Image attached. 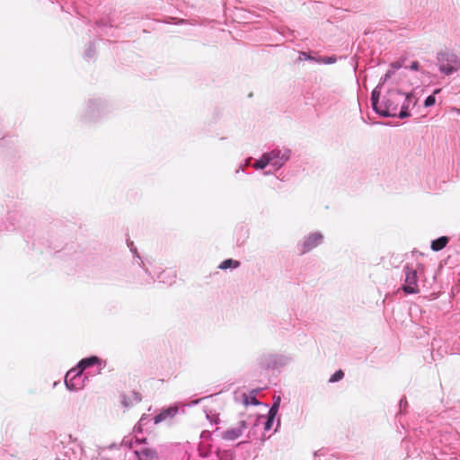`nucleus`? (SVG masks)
Wrapping results in <instances>:
<instances>
[{"label": "nucleus", "mask_w": 460, "mask_h": 460, "mask_svg": "<svg viewBox=\"0 0 460 460\" xmlns=\"http://www.w3.org/2000/svg\"><path fill=\"white\" fill-rule=\"evenodd\" d=\"M406 100L405 93L398 90L388 91L380 102L377 114L382 117H397L401 102Z\"/></svg>", "instance_id": "nucleus-1"}, {"label": "nucleus", "mask_w": 460, "mask_h": 460, "mask_svg": "<svg viewBox=\"0 0 460 460\" xmlns=\"http://www.w3.org/2000/svg\"><path fill=\"white\" fill-rule=\"evenodd\" d=\"M293 361L289 353H267L259 358L261 367L269 370H279L288 366Z\"/></svg>", "instance_id": "nucleus-2"}, {"label": "nucleus", "mask_w": 460, "mask_h": 460, "mask_svg": "<svg viewBox=\"0 0 460 460\" xmlns=\"http://www.w3.org/2000/svg\"><path fill=\"white\" fill-rule=\"evenodd\" d=\"M437 65L441 74L450 75L460 68V58L451 51H440L437 54Z\"/></svg>", "instance_id": "nucleus-3"}, {"label": "nucleus", "mask_w": 460, "mask_h": 460, "mask_svg": "<svg viewBox=\"0 0 460 460\" xmlns=\"http://www.w3.org/2000/svg\"><path fill=\"white\" fill-rule=\"evenodd\" d=\"M140 440L136 439L135 441L132 438H124L122 441L123 447H128L133 450L134 459L133 460H158V454L155 449L140 447Z\"/></svg>", "instance_id": "nucleus-4"}, {"label": "nucleus", "mask_w": 460, "mask_h": 460, "mask_svg": "<svg viewBox=\"0 0 460 460\" xmlns=\"http://www.w3.org/2000/svg\"><path fill=\"white\" fill-rule=\"evenodd\" d=\"M270 160V165L275 171L279 170L290 158L291 150L288 147H275L272 150L266 152Z\"/></svg>", "instance_id": "nucleus-5"}, {"label": "nucleus", "mask_w": 460, "mask_h": 460, "mask_svg": "<svg viewBox=\"0 0 460 460\" xmlns=\"http://www.w3.org/2000/svg\"><path fill=\"white\" fill-rule=\"evenodd\" d=\"M324 236L319 232H312L305 235L297 243V249L301 254H305L323 243Z\"/></svg>", "instance_id": "nucleus-6"}, {"label": "nucleus", "mask_w": 460, "mask_h": 460, "mask_svg": "<svg viewBox=\"0 0 460 460\" xmlns=\"http://www.w3.org/2000/svg\"><path fill=\"white\" fill-rule=\"evenodd\" d=\"M80 368L70 369L65 376V385L69 391H78L84 387V381L87 378L83 376Z\"/></svg>", "instance_id": "nucleus-7"}, {"label": "nucleus", "mask_w": 460, "mask_h": 460, "mask_svg": "<svg viewBox=\"0 0 460 460\" xmlns=\"http://www.w3.org/2000/svg\"><path fill=\"white\" fill-rule=\"evenodd\" d=\"M403 272L405 275V283L402 286V290L406 294L419 293L417 270L407 265L404 267Z\"/></svg>", "instance_id": "nucleus-8"}, {"label": "nucleus", "mask_w": 460, "mask_h": 460, "mask_svg": "<svg viewBox=\"0 0 460 460\" xmlns=\"http://www.w3.org/2000/svg\"><path fill=\"white\" fill-rule=\"evenodd\" d=\"M106 105L101 100L90 101L86 106L85 118L87 120H95L105 111Z\"/></svg>", "instance_id": "nucleus-9"}, {"label": "nucleus", "mask_w": 460, "mask_h": 460, "mask_svg": "<svg viewBox=\"0 0 460 460\" xmlns=\"http://www.w3.org/2000/svg\"><path fill=\"white\" fill-rule=\"evenodd\" d=\"M248 428L246 420H240L235 427L227 429L221 433V438L225 440L233 441L242 436L243 432Z\"/></svg>", "instance_id": "nucleus-10"}, {"label": "nucleus", "mask_w": 460, "mask_h": 460, "mask_svg": "<svg viewBox=\"0 0 460 460\" xmlns=\"http://www.w3.org/2000/svg\"><path fill=\"white\" fill-rule=\"evenodd\" d=\"M120 399L121 404L125 408H129L141 401V395L136 391H130L128 394H121Z\"/></svg>", "instance_id": "nucleus-11"}, {"label": "nucleus", "mask_w": 460, "mask_h": 460, "mask_svg": "<svg viewBox=\"0 0 460 460\" xmlns=\"http://www.w3.org/2000/svg\"><path fill=\"white\" fill-rule=\"evenodd\" d=\"M405 98H406V100H404L403 102H401L399 111L397 112V117L400 119H405L410 116V112L408 111L409 107L411 106V104L414 103V100H413L414 98H413L412 94L405 93Z\"/></svg>", "instance_id": "nucleus-12"}, {"label": "nucleus", "mask_w": 460, "mask_h": 460, "mask_svg": "<svg viewBox=\"0 0 460 460\" xmlns=\"http://www.w3.org/2000/svg\"><path fill=\"white\" fill-rule=\"evenodd\" d=\"M178 412V409L176 407H169L167 409L163 410L159 414H157L154 419V423L158 424L168 419L172 418Z\"/></svg>", "instance_id": "nucleus-13"}, {"label": "nucleus", "mask_w": 460, "mask_h": 460, "mask_svg": "<svg viewBox=\"0 0 460 460\" xmlns=\"http://www.w3.org/2000/svg\"><path fill=\"white\" fill-rule=\"evenodd\" d=\"M95 365H101V359L96 356H92L80 360L77 365V367L80 368L82 371H84L88 367H93Z\"/></svg>", "instance_id": "nucleus-14"}, {"label": "nucleus", "mask_w": 460, "mask_h": 460, "mask_svg": "<svg viewBox=\"0 0 460 460\" xmlns=\"http://www.w3.org/2000/svg\"><path fill=\"white\" fill-rule=\"evenodd\" d=\"M448 241V237L440 236L431 242L430 247L433 251L438 252L447 246Z\"/></svg>", "instance_id": "nucleus-15"}, {"label": "nucleus", "mask_w": 460, "mask_h": 460, "mask_svg": "<svg viewBox=\"0 0 460 460\" xmlns=\"http://www.w3.org/2000/svg\"><path fill=\"white\" fill-rule=\"evenodd\" d=\"M256 390H252L249 394H243V403L244 405H259L260 402L256 398Z\"/></svg>", "instance_id": "nucleus-16"}, {"label": "nucleus", "mask_w": 460, "mask_h": 460, "mask_svg": "<svg viewBox=\"0 0 460 460\" xmlns=\"http://www.w3.org/2000/svg\"><path fill=\"white\" fill-rule=\"evenodd\" d=\"M380 88H381V84H378V85L372 91V93H371L372 107H373V110L376 113L380 107V102H379Z\"/></svg>", "instance_id": "nucleus-17"}, {"label": "nucleus", "mask_w": 460, "mask_h": 460, "mask_svg": "<svg viewBox=\"0 0 460 460\" xmlns=\"http://www.w3.org/2000/svg\"><path fill=\"white\" fill-rule=\"evenodd\" d=\"M240 266V261L233 259H226L223 261L218 269L220 270H228V269H237Z\"/></svg>", "instance_id": "nucleus-18"}, {"label": "nucleus", "mask_w": 460, "mask_h": 460, "mask_svg": "<svg viewBox=\"0 0 460 460\" xmlns=\"http://www.w3.org/2000/svg\"><path fill=\"white\" fill-rule=\"evenodd\" d=\"M268 165H270V160L266 155V152L258 159L253 164V168L255 170H263Z\"/></svg>", "instance_id": "nucleus-19"}, {"label": "nucleus", "mask_w": 460, "mask_h": 460, "mask_svg": "<svg viewBox=\"0 0 460 460\" xmlns=\"http://www.w3.org/2000/svg\"><path fill=\"white\" fill-rule=\"evenodd\" d=\"M8 220L10 221L8 224L0 225V231H10L14 228L16 218L13 216L9 215Z\"/></svg>", "instance_id": "nucleus-20"}, {"label": "nucleus", "mask_w": 460, "mask_h": 460, "mask_svg": "<svg viewBox=\"0 0 460 460\" xmlns=\"http://www.w3.org/2000/svg\"><path fill=\"white\" fill-rule=\"evenodd\" d=\"M152 420V419L148 416V415H142V417L140 418L137 425L135 427L136 429H137L138 431H141L142 429L146 426L150 421Z\"/></svg>", "instance_id": "nucleus-21"}, {"label": "nucleus", "mask_w": 460, "mask_h": 460, "mask_svg": "<svg viewBox=\"0 0 460 460\" xmlns=\"http://www.w3.org/2000/svg\"><path fill=\"white\" fill-rule=\"evenodd\" d=\"M280 402H281L280 396L274 397V402L269 410V412L271 413V415L278 414V411H279V406H280Z\"/></svg>", "instance_id": "nucleus-22"}, {"label": "nucleus", "mask_w": 460, "mask_h": 460, "mask_svg": "<svg viewBox=\"0 0 460 460\" xmlns=\"http://www.w3.org/2000/svg\"><path fill=\"white\" fill-rule=\"evenodd\" d=\"M276 416L277 415H275V414L271 415V413L268 412V414L266 416V421L264 422V429L265 430H270L271 429Z\"/></svg>", "instance_id": "nucleus-23"}, {"label": "nucleus", "mask_w": 460, "mask_h": 460, "mask_svg": "<svg viewBox=\"0 0 460 460\" xmlns=\"http://www.w3.org/2000/svg\"><path fill=\"white\" fill-rule=\"evenodd\" d=\"M336 61H337V58L335 56L320 57V58H317V60H316L317 63H323V64H334Z\"/></svg>", "instance_id": "nucleus-24"}, {"label": "nucleus", "mask_w": 460, "mask_h": 460, "mask_svg": "<svg viewBox=\"0 0 460 460\" xmlns=\"http://www.w3.org/2000/svg\"><path fill=\"white\" fill-rule=\"evenodd\" d=\"M344 376V373L342 370H338L336 371L333 375L331 376L330 379H329V382L330 383H335V382H338L340 380H341Z\"/></svg>", "instance_id": "nucleus-25"}, {"label": "nucleus", "mask_w": 460, "mask_h": 460, "mask_svg": "<svg viewBox=\"0 0 460 460\" xmlns=\"http://www.w3.org/2000/svg\"><path fill=\"white\" fill-rule=\"evenodd\" d=\"M435 102H436V98H435L434 94L429 95L424 101V106L430 107V106L434 105Z\"/></svg>", "instance_id": "nucleus-26"}, {"label": "nucleus", "mask_w": 460, "mask_h": 460, "mask_svg": "<svg viewBox=\"0 0 460 460\" xmlns=\"http://www.w3.org/2000/svg\"><path fill=\"white\" fill-rule=\"evenodd\" d=\"M251 161H252V157L247 158V159L244 161V164H241V165L236 169L235 173H239L240 172H243V171H244V167L249 166V165H250Z\"/></svg>", "instance_id": "nucleus-27"}, {"label": "nucleus", "mask_w": 460, "mask_h": 460, "mask_svg": "<svg viewBox=\"0 0 460 460\" xmlns=\"http://www.w3.org/2000/svg\"><path fill=\"white\" fill-rule=\"evenodd\" d=\"M300 59H305V60H310V61H314L316 62L317 60V58H314L305 52H301L300 53Z\"/></svg>", "instance_id": "nucleus-28"}, {"label": "nucleus", "mask_w": 460, "mask_h": 460, "mask_svg": "<svg viewBox=\"0 0 460 460\" xmlns=\"http://www.w3.org/2000/svg\"><path fill=\"white\" fill-rule=\"evenodd\" d=\"M393 74H394V70L389 69L385 73V75L381 77L379 84H381V85L384 84L386 82V80L392 76Z\"/></svg>", "instance_id": "nucleus-29"}, {"label": "nucleus", "mask_w": 460, "mask_h": 460, "mask_svg": "<svg viewBox=\"0 0 460 460\" xmlns=\"http://www.w3.org/2000/svg\"><path fill=\"white\" fill-rule=\"evenodd\" d=\"M205 443L201 442L199 447V455L203 457H206L208 454V450L205 448Z\"/></svg>", "instance_id": "nucleus-30"}, {"label": "nucleus", "mask_w": 460, "mask_h": 460, "mask_svg": "<svg viewBox=\"0 0 460 460\" xmlns=\"http://www.w3.org/2000/svg\"><path fill=\"white\" fill-rule=\"evenodd\" d=\"M211 436V433L210 431L208 430H204L201 432L200 434V438L202 439L201 442L205 443L206 440H208Z\"/></svg>", "instance_id": "nucleus-31"}, {"label": "nucleus", "mask_w": 460, "mask_h": 460, "mask_svg": "<svg viewBox=\"0 0 460 460\" xmlns=\"http://www.w3.org/2000/svg\"><path fill=\"white\" fill-rule=\"evenodd\" d=\"M94 52L95 50L93 49V44H91L88 49L86 50L85 55L87 56V58H92L93 57Z\"/></svg>", "instance_id": "nucleus-32"}, {"label": "nucleus", "mask_w": 460, "mask_h": 460, "mask_svg": "<svg viewBox=\"0 0 460 460\" xmlns=\"http://www.w3.org/2000/svg\"><path fill=\"white\" fill-rule=\"evenodd\" d=\"M402 67V64L400 62H394L391 64V70H397Z\"/></svg>", "instance_id": "nucleus-33"}, {"label": "nucleus", "mask_w": 460, "mask_h": 460, "mask_svg": "<svg viewBox=\"0 0 460 460\" xmlns=\"http://www.w3.org/2000/svg\"><path fill=\"white\" fill-rule=\"evenodd\" d=\"M419 66H420L419 62L414 61V62H412V63H411V65L410 66V68H411V70H415V71H417V70L419 69Z\"/></svg>", "instance_id": "nucleus-34"}, {"label": "nucleus", "mask_w": 460, "mask_h": 460, "mask_svg": "<svg viewBox=\"0 0 460 460\" xmlns=\"http://www.w3.org/2000/svg\"><path fill=\"white\" fill-rule=\"evenodd\" d=\"M130 251L139 260L141 261L139 255L137 254V248L134 247L133 245L130 247Z\"/></svg>", "instance_id": "nucleus-35"}, {"label": "nucleus", "mask_w": 460, "mask_h": 460, "mask_svg": "<svg viewBox=\"0 0 460 460\" xmlns=\"http://www.w3.org/2000/svg\"><path fill=\"white\" fill-rule=\"evenodd\" d=\"M130 251L139 260L141 261L139 255L137 254V248L134 247L133 245L130 247Z\"/></svg>", "instance_id": "nucleus-36"}, {"label": "nucleus", "mask_w": 460, "mask_h": 460, "mask_svg": "<svg viewBox=\"0 0 460 460\" xmlns=\"http://www.w3.org/2000/svg\"><path fill=\"white\" fill-rule=\"evenodd\" d=\"M451 111L460 115V108L453 107L451 108Z\"/></svg>", "instance_id": "nucleus-37"}, {"label": "nucleus", "mask_w": 460, "mask_h": 460, "mask_svg": "<svg viewBox=\"0 0 460 460\" xmlns=\"http://www.w3.org/2000/svg\"><path fill=\"white\" fill-rule=\"evenodd\" d=\"M175 23L176 24H185V23H188V21L183 20V19H180Z\"/></svg>", "instance_id": "nucleus-38"}, {"label": "nucleus", "mask_w": 460, "mask_h": 460, "mask_svg": "<svg viewBox=\"0 0 460 460\" xmlns=\"http://www.w3.org/2000/svg\"><path fill=\"white\" fill-rule=\"evenodd\" d=\"M440 91H441V89H436V90L434 91V94H437V93H440Z\"/></svg>", "instance_id": "nucleus-39"}, {"label": "nucleus", "mask_w": 460, "mask_h": 460, "mask_svg": "<svg viewBox=\"0 0 460 460\" xmlns=\"http://www.w3.org/2000/svg\"><path fill=\"white\" fill-rule=\"evenodd\" d=\"M101 371V367H99L95 372H93V374L95 375V374H99Z\"/></svg>", "instance_id": "nucleus-40"}, {"label": "nucleus", "mask_w": 460, "mask_h": 460, "mask_svg": "<svg viewBox=\"0 0 460 460\" xmlns=\"http://www.w3.org/2000/svg\"><path fill=\"white\" fill-rule=\"evenodd\" d=\"M402 403L406 404L407 402H404V401L402 399V400L400 401V407H402Z\"/></svg>", "instance_id": "nucleus-41"}, {"label": "nucleus", "mask_w": 460, "mask_h": 460, "mask_svg": "<svg viewBox=\"0 0 460 460\" xmlns=\"http://www.w3.org/2000/svg\"><path fill=\"white\" fill-rule=\"evenodd\" d=\"M199 402V400L194 401L193 403L197 404Z\"/></svg>", "instance_id": "nucleus-42"}, {"label": "nucleus", "mask_w": 460, "mask_h": 460, "mask_svg": "<svg viewBox=\"0 0 460 460\" xmlns=\"http://www.w3.org/2000/svg\"><path fill=\"white\" fill-rule=\"evenodd\" d=\"M268 174H270V172H264V175H268Z\"/></svg>", "instance_id": "nucleus-43"}, {"label": "nucleus", "mask_w": 460, "mask_h": 460, "mask_svg": "<svg viewBox=\"0 0 460 460\" xmlns=\"http://www.w3.org/2000/svg\"><path fill=\"white\" fill-rule=\"evenodd\" d=\"M280 425V421L278 420V424H277V427H279Z\"/></svg>", "instance_id": "nucleus-44"}]
</instances>
